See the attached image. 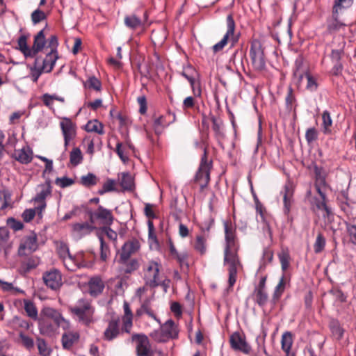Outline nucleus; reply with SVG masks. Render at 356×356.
Returning a JSON list of instances; mask_svg holds the SVG:
<instances>
[{
    "label": "nucleus",
    "instance_id": "nucleus-5",
    "mask_svg": "<svg viewBox=\"0 0 356 356\" xmlns=\"http://www.w3.org/2000/svg\"><path fill=\"white\" fill-rule=\"evenodd\" d=\"M211 162H209L207 156V149L204 148V154L201 158L199 169L195 175V181L202 188L207 186L210 179V168Z\"/></svg>",
    "mask_w": 356,
    "mask_h": 356
},
{
    "label": "nucleus",
    "instance_id": "nucleus-42",
    "mask_svg": "<svg viewBox=\"0 0 356 356\" xmlns=\"http://www.w3.org/2000/svg\"><path fill=\"white\" fill-rule=\"evenodd\" d=\"M124 24L131 29H135L142 25V21L136 15H131L125 17Z\"/></svg>",
    "mask_w": 356,
    "mask_h": 356
},
{
    "label": "nucleus",
    "instance_id": "nucleus-61",
    "mask_svg": "<svg viewBox=\"0 0 356 356\" xmlns=\"http://www.w3.org/2000/svg\"><path fill=\"white\" fill-rule=\"evenodd\" d=\"M142 309L144 310L145 314H146L149 317L160 323L159 320L156 318V315L150 308V300L149 299L145 300L143 302Z\"/></svg>",
    "mask_w": 356,
    "mask_h": 356
},
{
    "label": "nucleus",
    "instance_id": "nucleus-60",
    "mask_svg": "<svg viewBox=\"0 0 356 356\" xmlns=\"http://www.w3.org/2000/svg\"><path fill=\"white\" fill-rule=\"evenodd\" d=\"M325 238L323 237V236L321 234H318L316 241H315V243H314V252L316 253L321 252L325 248Z\"/></svg>",
    "mask_w": 356,
    "mask_h": 356
},
{
    "label": "nucleus",
    "instance_id": "nucleus-34",
    "mask_svg": "<svg viewBox=\"0 0 356 356\" xmlns=\"http://www.w3.org/2000/svg\"><path fill=\"white\" fill-rule=\"evenodd\" d=\"M85 130L87 132H95L100 135L104 134V126L97 120H89L85 125Z\"/></svg>",
    "mask_w": 356,
    "mask_h": 356
},
{
    "label": "nucleus",
    "instance_id": "nucleus-9",
    "mask_svg": "<svg viewBox=\"0 0 356 356\" xmlns=\"http://www.w3.org/2000/svg\"><path fill=\"white\" fill-rule=\"evenodd\" d=\"M43 317L52 319L54 323L63 330H69L70 327V323L66 320L62 314L56 309L52 307H44L40 313Z\"/></svg>",
    "mask_w": 356,
    "mask_h": 356
},
{
    "label": "nucleus",
    "instance_id": "nucleus-52",
    "mask_svg": "<svg viewBox=\"0 0 356 356\" xmlns=\"http://www.w3.org/2000/svg\"><path fill=\"white\" fill-rule=\"evenodd\" d=\"M285 281H284V275H283L277 285L275 288V291L273 293V298L275 301L277 300L283 293L284 291Z\"/></svg>",
    "mask_w": 356,
    "mask_h": 356
},
{
    "label": "nucleus",
    "instance_id": "nucleus-48",
    "mask_svg": "<svg viewBox=\"0 0 356 356\" xmlns=\"http://www.w3.org/2000/svg\"><path fill=\"white\" fill-rule=\"evenodd\" d=\"M37 346L39 353L41 356H49L51 352L43 339L38 338L37 339Z\"/></svg>",
    "mask_w": 356,
    "mask_h": 356
},
{
    "label": "nucleus",
    "instance_id": "nucleus-13",
    "mask_svg": "<svg viewBox=\"0 0 356 356\" xmlns=\"http://www.w3.org/2000/svg\"><path fill=\"white\" fill-rule=\"evenodd\" d=\"M132 341L136 343V353L138 356H151L150 345L147 337L144 334H134Z\"/></svg>",
    "mask_w": 356,
    "mask_h": 356
},
{
    "label": "nucleus",
    "instance_id": "nucleus-47",
    "mask_svg": "<svg viewBox=\"0 0 356 356\" xmlns=\"http://www.w3.org/2000/svg\"><path fill=\"white\" fill-rule=\"evenodd\" d=\"M211 121L213 123L212 129L215 132L216 136L218 138H223L225 134L222 122L218 120L214 116L211 118Z\"/></svg>",
    "mask_w": 356,
    "mask_h": 356
},
{
    "label": "nucleus",
    "instance_id": "nucleus-10",
    "mask_svg": "<svg viewBox=\"0 0 356 356\" xmlns=\"http://www.w3.org/2000/svg\"><path fill=\"white\" fill-rule=\"evenodd\" d=\"M38 248V237L35 232H31L29 235L24 237L22 241L19 249L18 254L19 256L26 255V251L33 252Z\"/></svg>",
    "mask_w": 356,
    "mask_h": 356
},
{
    "label": "nucleus",
    "instance_id": "nucleus-58",
    "mask_svg": "<svg viewBox=\"0 0 356 356\" xmlns=\"http://www.w3.org/2000/svg\"><path fill=\"white\" fill-rule=\"evenodd\" d=\"M205 239L202 236H197L194 244V248L196 251L203 254L206 252Z\"/></svg>",
    "mask_w": 356,
    "mask_h": 356
},
{
    "label": "nucleus",
    "instance_id": "nucleus-20",
    "mask_svg": "<svg viewBox=\"0 0 356 356\" xmlns=\"http://www.w3.org/2000/svg\"><path fill=\"white\" fill-rule=\"evenodd\" d=\"M95 227L88 222L82 223H74L72 225L73 234L78 238H81L84 236L90 234Z\"/></svg>",
    "mask_w": 356,
    "mask_h": 356
},
{
    "label": "nucleus",
    "instance_id": "nucleus-29",
    "mask_svg": "<svg viewBox=\"0 0 356 356\" xmlns=\"http://www.w3.org/2000/svg\"><path fill=\"white\" fill-rule=\"evenodd\" d=\"M9 231L5 227H0V252H4L5 256H7L9 244Z\"/></svg>",
    "mask_w": 356,
    "mask_h": 356
},
{
    "label": "nucleus",
    "instance_id": "nucleus-15",
    "mask_svg": "<svg viewBox=\"0 0 356 356\" xmlns=\"http://www.w3.org/2000/svg\"><path fill=\"white\" fill-rule=\"evenodd\" d=\"M60 126L64 137V145L67 147L70 140L76 136V126L72 120L67 118H65L63 120L60 122Z\"/></svg>",
    "mask_w": 356,
    "mask_h": 356
},
{
    "label": "nucleus",
    "instance_id": "nucleus-14",
    "mask_svg": "<svg viewBox=\"0 0 356 356\" xmlns=\"http://www.w3.org/2000/svg\"><path fill=\"white\" fill-rule=\"evenodd\" d=\"M140 249V243L136 239L128 241L124 243L119 252L118 261H126L131 256Z\"/></svg>",
    "mask_w": 356,
    "mask_h": 356
},
{
    "label": "nucleus",
    "instance_id": "nucleus-40",
    "mask_svg": "<svg viewBox=\"0 0 356 356\" xmlns=\"http://www.w3.org/2000/svg\"><path fill=\"white\" fill-rule=\"evenodd\" d=\"M329 327L332 334L337 337V339H341L342 338L344 330L341 327L339 321L332 319L329 323Z\"/></svg>",
    "mask_w": 356,
    "mask_h": 356
},
{
    "label": "nucleus",
    "instance_id": "nucleus-59",
    "mask_svg": "<svg viewBox=\"0 0 356 356\" xmlns=\"http://www.w3.org/2000/svg\"><path fill=\"white\" fill-rule=\"evenodd\" d=\"M46 17L47 16L45 13L39 8L35 10L31 14V21L33 24L40 23L42 20L45 19Z\"/></svg>",
    "mask_w": 356,
    "mask_h": 356
},
{
    "label": "nucleus",
    "instance_id": "nucleus-35",
    "mask_svg": "<svg viewBox=\"0 0 356 356\" xmlns=\"http://www.w3.org/2000/svg\"><path fill=\"white\" fill-rule=\"evenodd\" d=\"M281 344L282 349L286 353V356L291 355L290 351L293 344V339L290 332H286L282 334Z\"/></svg>",
    "mask_w": 356,
    "mask_h": 356
},
{
    "label": "nucleus",
    "instance_id": "nucleus-56",
    "mask_svg": "<svg viewBox=\"0 0 356 356\" xmlns=\"http://www.w3.org/2000/svg\"><path fill=\"white\" fill-rule=\"evenodd\" d=\"M256 302L259 305H264L268 300V295L264 289H258L255 293Z\"/></svg>",
    "mask_w": 356,
    "mask_h": 356
},
{
    "label": "nucleus",
    "instance_id": "nucleus-55",
    "mask_svg": "<svg viewBox=\"0 0 356 356\" xmlns=\"http://www.w3.org/2000/svg\"><path fill=\"white\" fill-rule=\"evenodd\" d=\"M115 181L113 179H108L102 186V188L98 191L99 195H104L106 193L115 191Z\"/></svg>",
    "mask_w": 356,
    "mask_h": 356
},
{
    "label": "nucleus",
    "instance_id": "nucleus-46",
    "mask_svg": "<svg viewBox=\"0 0 356 356\" xmlns=\"http://www.w3.org/2000/svg\"><path fill=\"white\" fill-rule=\"evenodd\" d=\"M12 193L9 190L4 189L0 191V199L3 200L1 209L4 210L10 205Z\"/></svg>",
    "mask_w": 356,
    "mask_h": 356
},
{
    "label": "nucleus",
    "instance_id": "nucleus-39",
    "mask_svg": "<svg viewBox=\"0 0 356 356\" xmlns=\"http://www.w3.org/2000/svg\"><path fill=\"white\" fill-rule=\"evenodd\" d=\"M40 262V258L36 256H32L29 257L26 261L22 262V268L23 270L27 273L31 270L37 268Z\"/></svg>",
    "mask_w": 356,
    "mask_h": 356
},
{
    "label": "nucleus",
    "instance_id": "nucleus-49",
    "mask_svg": "<svg viewBox=\"0 0 356 356\" xmlns=\"http://www.w3.org/2000/svg\"><path fill=\"white\" fill-rule=\"evenodd\" d=\"M280 262L281 264L282 270L286 271L289 267L290 255L288 251L282 250L278 255Z\"/></svg>",
    "mask_w": 356,
    "mask_h": 356
},
{
    "label": "nucleus",
    "instance_id": "nucleus-4",
    "mask_svg": "<svg viewBox=\"0 0 356 356\" xmlns=\"http://www.w3.org/2000/svg\"><path fill=\"white\" fill-rule=\"evenodd\" d=\"M160 268L161 264L154 261H150L145 265L144 279L147 285L154 288L161 284L159 278Z\"/></svg>",
    "mask_w": 356,
    "mask_h": 356
},
{
    "label": "nucleus",
    "instance_id": "nucleus-3",
    "mask_svg": "<svg viewBox=\"0 0 356 356\" xmlns=\"http://www.w3.org/2000/svg\"><path fill=\"white\" fill-rule=\"evenodd\" d=\"M226 24L227 28V32L221 40L214 44L212 47L213 51L215 53L221 51L228 43L229 40L232 42V46H234L238 40V38L234 35L235 31V22L232 14L227 15Z\"/></svg>",
    "mask_w": 356,
    "mask_h": 356
},
{
    "label": "nucleus",
    "instance_id": "nucleus-27",
    "mask_svg": "<svg viewBox=\"0 0 356 356\" xmlns=\"http://www.w3.org/2000/svg\"><path fill=\"white\" fill-rule=\"evenodd\" d=\"M32 151L29 147H23L15 150L13 157L22 164H28L32 161Z\"/></svg>",
    "mask_w": 356,
    "mask_h": 356
},
{
    "label": "nucleus",
    "instance_id": "nucleus-33",
    "mask_svg": "<svg viewBox=\"0 0 356 356\" xmlns=\"http://www.w3.org/2000/svg\"><path fill=\"white\" fill-rule=\"evenodd\" d=\"M17 49L24 54L25 57L33 58L32 50L27 44V38L25 35H22L17 40Z\"/></svg>",
    "mask_w": 356,
    "mask_h": 356
},
{
    "label": "nucleus",
    "instance_id": "nucleus-32",
    "mask_svg": "<svg viewBox=\"0 0 356 356\" xmlns=\"http://www.w3.org/2000/svg\"><path fill=\"white\" fill-rule=\"evenodd\" d=\"M8 325L11 328L16 330L19 329L28 330L30 327L27 321L17 316H14L8 322Z\"/></svg>",
    "mask_w": 356,
    "mask_h": 356
},
{
    "label": "nucleus",
    "instance_id": "nucleus-21",
    "mask_svg": "<svg viewBox=\"0 0 356 356\" xmlns=\"http://www.w3.org/2000/svg\"><path fill=\"white\" fill-rule=\"evenodd\" d=\"M283 194V202H284V208L283 212L284 215L287 216V219L289 220L292 221V218L289 216V213L291 211V207L293 202V192L291 187L288 185H285L284 191L281 192Z\"/></svg>",
    "mask_w": 356,
    "mask_h": 356
},
{
    "label": "nucleus",
    "instance_id": "nucleus-30",
    "mask_svg": "<svg viewBox=\"0 0 356 356\" xmlns=\"http://www.w3.org/2000/svg\"><path fill=\"white\" fill-rule=\"evenodd\" d=\"M119 180L123 190L132 191L134 188V178L130 173L122 172Z\"/></svg>",
    "mask_w": 356,
    "mask_h": 356
},
{
    "label": "nucleus",
    "instance_id": "nucleus-22",
    "mask_svg": "<svg viewBox=\"0 0 356 356\" xmlns=\"http://www.w3.org/2000/svg\"><path fill=\"white\" fill-rule=\"evenodd\" d=\"M89 293L94 297L102 293L104 283L99 276L92 277L88 282Z\"/></svg>",
    "mask_w": 356,
    "mask_h": 356
},
{
    "label": "nucleus",
    "instance_id": "nucleus-11",
    "mask_svg": "<svg viewBox=\"0 0 356 356\" xmlns=\"http://www.w3.org/2000/svg\"><path fill=\"white\" fill-rule=\"evenodd\" d=\"M123 332L124 331L122 330V327L120 328V318H113L108 321V325L103 333V339L108 341H113Z\"/></svg>",
    "mask_w": 356,
    "mask_h": 356
},
{
    "label": "nucleus",
    "instance_id": "nucleus-7",
    "mask_svg": "<svg viewBox=\"0 0 356 356\" xmlns=\"http://www.w3.org/2000/svg\"><path fill=\"white\" fill-rule=\"evenodd\" d=\"M250 56L255 70H262L264 69L266 63L264 51L259 42L254 41L252 42L250 49Z\"/></svg>",
    "mask_w": 356,
    "mask_h": 356
},
{
    "label": "nucleus",
    "instance_id": "nucleus-1",
    "mask_svg": "<svg viewBox=\"0 0 356 356\" xmlns=\"http://www.w3.org/2000/svg\"><path fill=\"white\" fill-rule=\"evenodd\" d=\"M225 247L224 250V266L229 272V289L232 288L236 281L238 268L241 266L238 256V245L236 238L235 229L227 222H224Z\"/></svg>",
    "mask_w": 356,
    "mask_h": 356
},
{
    "label": "nucleus",
    "instance_id": "nucleus-57",
    "mask_svg": "<svg viewBox=\"0 0 356 356\" xmlns=\"http://www.w3.org/2000/svg\"><path fill=\"white\" fill-rule=\"evenodd\" d=\"M345 225L350 241L356 245V225L348 222H345Z\"/></svg>",
    "mask_w": 356,
    "mask_h": 356
},
{
    "label": "nucleus",
    "instance_id": "nucleus-50",
    "mask_svg": "<svg viewBox=\"0 0 356 356\" xmlns=\"http://www.w3.org/2000/svg\"><path fill=\"white\" fill-rule=\"evenodd\" d=\"M353 3V0H335L333 6L334 13H338L339 10L350 8Z\"/></svg>",
    "mask_w": 356,
    "mask_h": 356
},
{
    "label": "nucleus",
    "instance_id": "nucleus-51",
    "mask_svg": "<svg viewBox=\"0 0 356 356\" xmlns=\"http://www.w3.org/2000/svg\"><path fill=\"white\" fill-rule=\"evenodd\" d=\"M75 183V180L72 178L66 176L62 177H57L55 179V184L61 188H65L71 186Z\"/></svg>",
    "mask_w": 356,
    "mask_h": 356
},
{
    "label": "nucleus",
    "instance_id": "nucleus-31",
    "mask_svg": "<svg viewBox=\"0 0 356 356\" xmlns=\"http://www.w3.org/2000/svg\"><path fill=\"white\" fill-rule=\"evenodd\" d=\"M344 24L338 19V13L332 12V17L327 21V29L330 33L339 31Z\"/></svg>",
    "mask_w": 356,
    "mask_h": 356
},
{
    "label": "nucleus",
    "instance_id": "nucleus-64",
    "mask_svg": "<svg viewBox=\"0 0 356 356\" xmlns=\"http://www.w3.org/2000/svg\"><path fill=\"white\" fill-rule=\"evenodd\" d=\"M174 258L177 260L181 268L186 267V269L188 268V264L187 262V252H179L176 256H175Z\"/></svg>",
    "mask_w": 356,
    "mask_h": 356
},
{
    "label": "nucleus",
    "instance_id": "nucleus-18",
    "mask_svg": "<svg viewBox=\"0 0 356 356\" xmlns=\"http://www.w3.org/2000/svg\"><path fill=\"white\" fill-rule=\"evenodd\" d=\"M175 120V114L169 113L165 116L156 118L153 122V129L156 135H160L163 129Z\"/></svg>",
    "mask_w": 356,
    "mask_h": 356
},
{
    "label": "nucleus",
    "instance_id": "nucleus-36",
    "mask_svg": "<svg viewBox=\"0 0 356 356\" xmlns=\"http://www.w3.org/2000/svg\"><path fill=\"white\" fill-rule=\"evenodd\" d=\"M57 58V53L52 51L48 52L46 55V57L43 60L42 68L47 72H50L53 69Z\"/></svg>",
    "mask_w": 356,
    "mask_h": 356
},
{
    "label": "nucleus",
    "instance_id": "nucleus-28",
    "mask_svg": "<svg viewBox=\"0 0 356 356\" xmlns=\"http://www.w3.org/2000/svg\"><path fill=\"white\" fill-rule=\"evenodd\" d=\"M96 218L102 220V222L106 225H111L113 222V216L111 211L102 206H99L95 211Z\"/></svg>",
    "mask_w": 356,
    "mask_h": 356
},
{
    "label": "nucleus",
    "instance_id": "nucleus-12",
    "mask_svg": "<svg viewBox=\"0 0 356 356\" xmlns=\"http://www.w3.org/2000/svg\"><path fill=\"white\" fill-rule=\"evenodd\" d=\"M179 330L172 320L167 321L161 327L159 332V341L165 342L170 339H175L178 337Z\"/></svg>",
    "mask_w": 356,
    "mask_h": 356
},
{
    "label": "nucleus",
    "instance_id": "nucleus-44",
    "mask_svg": "<svg viewBox=\"0 0 356 356\" xmlns=\"http://www.w3.org/2000/svg\"><path fill=\"white\" fill-rule=\"evenodd\" d=\"M98 178L97 176L91 172L88 173L86 175H83L81 177V184L85 187H91L97 184Z\"/></svg>",
    "mask_w": 356,
    "mask_h": 356
},
{
    "label": "nucleus",
    "instance_id": "nucleus-41",
    "mask_svg": "<svg viewBox=\"0 0 356 356\" xmlns=\"http://www.w3.org/2000/svg\"><path fill=\"white\" fill-rule=\"evenodd\" d=\"M97 237L100 243V259L105 261L111 253L110 249L101 233H97Z\"/></svg>",
    "mask_w": 356,
    "mask_h": 356
},
{
    "label": "nucleus",
    "instance_id": "nucleus-24",
    "mask_svg": "<svg viewBox=\"0 0 356 356\" xmlns=\"http://www.w3.org/2000/svg\"><path fill=\"white\" fill-rule=\"evenodd\" d=\"M52 191V187L50 181H46L44 184L38 186V193L33 199L35 202H44L47 197L49 196Z\"/></svg>",
    "mask_w": 356,
    "mask_h": 356
},
{
    "label": "nucleus",
    "instance_id": "nucleus-62",
    "mask_svg": "<svg viewBox=\"0 0 356 356\" xmlns=\"http://www.w3.org/2000/svg\"><path fill=\"white\" fill-rule=\"evenodd\" d=\"M19 338L22 341L23 346L26 347L28 350H30L34 347V341L31 337L24 334L22 332H20Z\"/></svg>",
    "mask_w": 356,
    "mask_h": 356
},
{
    "label": "nucleus",
    "instance_id": "nucleus-2",
    "mask_svg": "<svg viewBox=\"0 0 356 356\" xmlns=\"http://www.w3.org/2000/svg\"><path fill=\"white\" fill-rule=\"evenodd\" d=\"M70 311L83 325H88L93 321L94 309L86 299L79 300L74 306L70 307Z\"/></svg>",
    "mask_w": 356,
    "mask_h": 356
},
{
    "label": "nucleus",
    "instance_id": "nucleus-6",
    "mask_svg": "<svg viewBox=\"0 0 356 356\" xmlns=\"http://www.w3.org/2000/svg\"><path fill=\"white\" fill-rule=\"evenodd\" d=\"M296 68L293 70V76L299 82H300L304 77L307 79V90L310 92H314L317 90L318 84L316 80L309 73L304 70H301L302 61L301 59H297L295 63Z\"/></svg>",
    "mask_w": 356,
    "mask_h": 356
},
{
    "label": "nucleus",
    "instance_id": "nucleus-43",
    "mask_svg": "<svg viewBox=\"0 0 356 356\" xmlns=\"http://www.w3.org/2000/svg\"><path fill=\"white\" fill-rule=\"evenodd\" d=\"M70 161L72 165L76 166L83 161V155L79 147H74L70 152Z\"/></svg>",
    "mask_w": 356,
    "mask_h": 356
},
{
    "label": "nucleus",
    "instance_id": "nucleus-17",
    "mask_svg": "<svg viewBox=\"0 0 356 356\" xmlns=\"http://www.w3.org/2000/svg\"><path fill=\"white\" fill-rule=\"evenodd\" d=\"M42 278L45 284L52 289H57L62 284L61 274L56 269L44 273Z\"/></svg>",
    "mask_w": 356,
    "mask_h": 356
},
{
    "label": "nucleus",
    "instance_id": "nucleus-63",
    "mask_svg": "<svg viewBox=\"0 0 356 356\" xmlns=\"http://www.w3.org/2000/svg\"><path fill=\"white\" fill-rule=\"evenodd\" d=\"M285 102L287 108L291 110L293 108V103L296 102V97L293 94V91L291 87L288 88V92L285 98Z\"/></svg>",
    "mask_w": 356,
    "mask_h": 356
},
{
    "label": "nucleus",
    "instance_id": "nucleus-8",
    "mask_svg": "<svg viewBox=\"0 0 356 356\" xmlns=\"http://www.w3.org/2000/svg\"><path fill=\"white\" fill-rule=\"evenodd\" d=\"M24 310L29 317L33 320H38V326L42 334L48 333L51 329L49 327L47 322L43 317L38 318V310L33 302L25 300Z\"/></svg>",
    "mask_w": 356,
    "mask_h": 356
},
{
    "label": "nucleus",
    "instance_id": "nucleus-53",
    "mask_svg": "<svg viewBox=\"0 0 356 356\" xmlns=\"http://www.w3.org/2000/svg\"><path fill=\"white\" fill-rule=\"evenodd\" d=\"M97 233H101L103 236L106 235L108 239L114 242V245H116L118 234L109 227H104Z\"/></svg>",
    "mask_w": 356,
    "mask_h": 356
},
{
    "label": "nucleus",
    "instance_id": "nucleus-25",
    "mask_svg": "<svg viewBox=\"0 0 356 356\" xmlns=\"http://www.w3.org/2000/svg\"><path fill=\"white\" fill-rule=\"evenodd\" d=\"M80 335L78 332H65L62 335V345L63 348L70 350L79 339Z\"/></svg>",
    "mask_w": 356,
    "mask_h": 356
},
{
    "label": "nucleus",
    "instance_id": "nucleus-26",
    "mask_svg": "<svg viewBox=\"0 0 356 356\" xmlns=\"http://www.w3.org/2000/svg\"><path fill=\"white\" fill-rule=\"evenodd\" d=\"M46 42L44 30L42 29L34 37L33 44L31 47L33 58L44 49Z\"/></svg>",
    "mask_w": 356,
    "mask_h": 356
},
{
    "label": "nucleus",
    "instance_id": "nucleus-23",
    "mask_svg": "<svg viewBox=\"0 0 356 356\" xmlns=\"http://www.w3.org/2000/svg\"><path fill=\"white\" fill-rule=\"evenodd\" d=\"M124 316H122V330L129 333L133 325V314L127 302L123 304Z\"/></svg>",
    "mask_w": 356,
    "mask_h": 356
},
{
    "label": "nucleus",
    "instance_id": "nucleus-16",
    "mask_svg": "<svg viewBox=\"0 0 356 356\" xmlns=\"http://www.w3.org/2000/svg\"><path fill=\"white\" fill-rule=\"evenodd\" d=\"M231 347L235 350L248 354L250 353L251 348L245 341V337L242 336L239 332H234L230 336Z\"/></svg>",
    "mask_w": 356,
    "mask_h": 356
},
{
    "label": "nucleus",
    "instance_id": "nucleus-37",
    "mask_svg": "<svg viewBox=\"0 0 356 356\" xmlns=\"http://www.w3.org/2000/svg\"><path fill=\"white\" fill-rule=\"evenodd\" d=\"M123 267L125 273H131L139 267L138 261L136 259H128L126 261H118Z\"/></svg>",
    "mask_w": 356,
    "mask_h": 356
},
{
    "label": "nucleus",
    "instance_id": "nucleus-19",
    "mask_svg": "<svg viewBox=\"0 0 356 356\" xmlns=\"http://www.w3.org/2000/svg\"><path fill=\"white\" fill-rule=\"evenodd\" d=\"M63 264L66 269L70 271H76L77 269L86 267L82 259L81 254L71 255L63 260Z\"/></svg>",
    "mask_w": 356,
    "mask_h": 356
},
{
    "label": "nucleus",
    "instance_id": "nucleus-38",
    "mask_svg": "<svg viewBox=\"0 0 356 356\" xmlns=\"http://www.w3.org/2000/svg\"><path fill=\"white\" fill-rule=\"evenodd\" d=\"M338 201L339 204V207L348 216H353L352 213V207L350 204L347 202V195L345 192H343L341 195V197H338Z\"/></svg>",
    "mask_w": 356,
    "mask_h": 356
},
{
    "label": "nucleus",
    "instance_id": "nucleus-45",
    "mask_svg": "<svg viewBox=\"0 0 356 356\" xmlns=\"http://www.w3.org/2000/svg\"><path fill=\"white\" fill-rule=\"evenodd\" d=\"M323 133L328 134L331 133L330 127L332 124V120L330 113L327 111H324L322 113Z\"/></svg>",
    "mask_w": 356,
    "mask_h": 356
},
{
    "label": "nucleus",
    "instance_id": "nucleus-54",
    "mask_svg": "<svg viewBox=\"0 0 356 356\" xmlns=\"http://www.w3.org/2000/svg\"><path fill=\"white\" fill-rule=\"evenodd\" d=\"M86 87L93 89L96 91H100L102 88L101 81L95 76H90L86 81Z\"/></svg>",
    "mask_w": 356,
    "mask_h": 356
}]
</instances>
